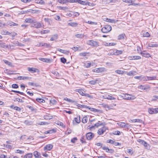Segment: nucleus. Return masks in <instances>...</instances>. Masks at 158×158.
<instances>
[{
  "label": "nucleus",
  "instance_id": "nucleus-1",
  "mask_svg": "<svg viewBox=\"0 0 158 158\" xmlns=\"http://www.w3.org/2000/svg\"><path fill=\"white\" fill-rule=\"evenodd\" d=\"M112 29V27L111 26L106 25L102 29V31L103 33H107Z\"/></svg>",
  "mask_w": 158,
  "mask_h": 158
},
{
  "label": "nucleus",
  "instance_id": "nucleus-2",
  "mask_svg": "<svg viewBox=\"0 0 158 158\" xmlns=\"http://www.w3.org/2000/svg\"><path fill=\"white\" fill-rule=\"evenodd\" d=\"M122 97L124 99L126 100H134L136 98L135 96L127 94H123Z\"/></svg>",
  "mask_w": 158,
  "mask_h": 158
},
{
  "label": "nucleus",
  "instance_id": "nucleus-3",
  "mask_svg": "<svg viewBox=\"0 0 158 158\" xmlns=\"http://www.w3.org/2000/svg\"><path fill=\"white\" fill-rule=\"evenodd\" d=\"M87 43L88 44L93 47H97L99 46L98 42L93 40H88L87 41Z\"/></svg>",
  "mask_w": 158,
  "mask_h": 158
},
{
  "label": "nucleus",
  "instance_id": "nucleus-4",
  "mask_svg": "<svg viewBox=\"0 0 158 158\" xmlns=\"http://www.w3.org/2000/svg\"><path fill=\"white\" fill-rule=\"evenodd\" d=\"M42 23L36 22L35 20H34V22L31 25L32 27L36 28H40L42 27Z\"/></svg>",
  "mask_w": 158,
  "mask_h": 158
},
{
  "label": "nucleus",
  "instance_id": "nucleus-5",
  "mask_svg": "<svg viewBox=\"0 0 158 158\" xmlns=\"http://www.w3.org/2000/svg\"><path fill=\"white\" fill-rule=\"evenodd\" d=\"M107 129V128L106 127H103L99 128L98 131V134L99 135H101L105 132Z\"/></svg>",
  "mask_w": 158,
  "mask_h": 158
},
{
  "label": "nucleus",
  "instance_id": "nucleus-6",
  "mask_svg": "<svg viewBox=\"0 0 158 158\" xmlns=\"http://www.w3.org/2000/svg\"><path fill=\"white\" fill-rule=\"evenodd\" d=\"M148 111L150 114H156L158 113V108H150L148 109Z\"/></svg>",
  "mask_w": 158,
  "mask_h": 158
},
{
  "label": "nucleus",
  "instance_id": "nucleus-7",
  "mask_svg": "<svg viewBox=\"0 0 158 158\" xmlns=\"http://www.w3.org/2000/svg\"><path fill=\"white\" fill-rule=\"evenodd\" d=\"M53 146L51 144H48L46 145L44 148V151H48L50 150L53 148Z\"/></svg>",
  "mask_w": 158,
  "mask_h": 158
},
{
  "label": "nucleus",
  "instance_id": "nucleus-8",
  "mask_svg": "<svg viewBox=\"0 0 158 158\" xmlns=\"http://www.w3.org/2000/svg\"><path fill=\"white\" fill-rule=\"evenodd\" d=\"M105 69L104 68H101L94 69L92 71L94 72L99 73L102 72L104 71Z\"/></svg>",
  "mask_w": 158,
  "mask_h": 158
},
{
  "label": "nucleus",
  "instance_id": "nucleus-9",
  "mask_svg": "<svg viewBox=\"0 0 158 158\" xmlns=\"http://www.w3.org/2000/svg\"><path fill=\"white\" fill-rule=\"evenodd\" d=\"M86 136L87 139L90 140L94 137V135L91 132H89L86 134Z\"/></svg>",
  "mask_w": 158,
  "mask_h": 158
},
{
  "label": "nucleus",
  "instance_id": "nucleus-10",
  "mask_svg": "<svg viewBox=\"0 0 158 158\" xmlns=\"http://www.w3.org/2000/svg\"><path fill=\"white\" fill-rule=\"evenodd\" d=\"M33 155L35 158H41V157L40 153L37 151L34 152Z\"/></svg>",
  "mask_w": 158,
  "mask_h": 158
},
{
  "label": "nucleus",
  "instance_id": "nucleus-11",
  "mask_svg": "<svg viewBox=\"0 0 158 158\" xmlns=\"http://www.w3.org/2000/svg\"><path fill=\"white\" fill-rule=\"evenodd\" d=\"M138 88L142 90H147L149 89L150 87L148 86L140 85L138 86Z\"/></svg>",
  "mask_w": 158,
  "mask_h": 158
},
{
  "label": "nucleus",
  "instance_id": "nucleus-12",
  "mask_svg": "<svg viewBox=\"0 0 158 158\" xmlns=\"http://www.w3.org/2000/svg\"><path fill=\"white\" fill-rule=\"evenodd\" d=\"M141 58V57L139 56H129L128 59L130 60H139Z\"/></svg>",
  "mask_w": 158,
  "mask_h": 158
},
{
  "label": "nucleus",
  "instance_id": "nucleus-13",
  "mask_svg": "<svg viewBox=\"0 0 158 158\" xmlns=\"http://www.w3.org/2000/svg\"><path fill=\"white\" fill-rule=\"evenodd\" d=\"M74 2H77L83 5H86V1H83L81 0H73Z\"/></svg>",
  "mask_w": 158,
  "mask_h": 158
},
{
  "label": "nucleus",
  "instance_id": "nucleus-14",
  "mask_svg": "<svg viewBox=\"0 0 158 158\" xmlns=\"http://www.w3.org/2000/svg\"><path fill=\"white\" fill-rule=\"evenodd\" d=\"M39 60H41L44 62L46 63H50L51 62V60L49 59L44 58H40Z\"/></svg>",
  "mask_w": 158,
  "mask_h": 158
},
{
  "label": "nucleus",
  "instance_id": "nucleus-15",
  "mask_svg": "<svg viewBox=\"0 0 158 158\" xmlns=\"http://www.w3.org/2000/svg\"><path fill=\"white\" fill-rule=\"evenodd\" d=\"M28 84L29 85L36 86V87H39L40 86L39 84L38 83L29 82L28 83Z\"/></svg>",
  "mask_w": 158,
  "mask_h": 158
},
{
  "label": "nucleus",
  "instance_id": "nucleus-16",
  "mask_svg": "<svg viewBox=\"0 0 158 158\" xmlns=\"http://www.w3.org/2000/svg\"><path fill=\"white\" fill-rule=\"evenodd\" d=\"M57 51L63 53L65 54H66L68 55L69 53V51H66L65 50H64L63 49H61L60 48H58Z\"/></svg>",
  "mask_w": 158,
  "mask_h": 158
},
{
  "label": "nucleus",
  "instance_id": "nucleus-17",
  "mask_svg": "<svg viewBox=\"0 0 158 158\" xmlns=\"http://www.w3.org/2000/svg\"><path fill=\"white\" fill-rule=\"evenodd\" d=\"M100 122H99L95 124L94 126L90 125L89 126V127L90 128H93L94 126H95L96 127H98L99 126L101 125L102 124V123H100Z\"/></svg>",
  "mask_w": 158,
  "mask_h": 158
},
{
  "label": "nucleus",
  "instance_id": "nucleus-18",
  "mask_svg": "<svg viewBox=\"0 0 158 158\" xmlns=\"http://www.w3.org/2000/svg\"><path fill=\"white\" fill-rule=\"evenodd\" d=\"M10 108L12 109L15 110L17 111H20L21 110V109L20 108L17 106H15L14 105H11L10 106Z\"/></svg>",
  "mask_w": 158,
  "mask_h": 158
},
{
  "label": "nucleus",
  "instance_id": "nucleus-19",
  "mask_svg": "<svg viewBox=\"0 0 158 158\" xmlns=\"http://www.w3.org/2000/svg\"><path fill=\"white\" fill-rule=\"evenodd\" d=\"M106 20L105 21L106 22L112 23H115L117 21V20L116 21L114 19H110L108 18H106Z\"/></svg>",
  "mask_w": 158,
  "mask_h": 158
},
{
  "label": "nucleus",
  "instance_id": "nucleus-20",
  "mask_svg": "<svg viewBox=\"0 0 158 158\" xmlns=\"http://www.w3.org/2000/svg\"><path fill=\"white\" fill-rule=\"evenodd\" d=\"M75 91L76 92H78L80 95L82 96H84L85 95V93H83L82 89H76L75 90Z\"/></svg>",
  "mask_w": 158,
  "mask_h": 158
},
{
  "label": "nucleus",
  "instance_id": "nucleus-21",
  "mask_svg": "<svg viewBox=\"0 0 158 158\" xmlns=\"http://www.w3.org/2000/svg\"><path fill=\"white\" fill-rule=\"evenodd\" d=\"M140 54L143 56L146 57H149L150 56V54L149 53L146 52H141L140 53Z\"/></svg>",
  "mask_w": 158,
  "mask_h": 158
},
{
  "label": "nucleus",
  "instance_id": "nucleus-22",
  "mask_svg": "<svg viewBox=\"0 0 158 158\" xmlns=\"http://www.w3.org/2000/svg\"><path fill=\"white\" fill-rule=\"evenodd\" d=\"M56 131V130L54 129H52L49 130L45 132V133L47 134H52L53 133H55Z\"/></svg>",
  "mask_w": 158,
  "mask_h": 158
},
{
  "label": "nucleus",
  "instance_id": "nucleus-23",
  "mask_svg": "<svg viewBox=\"0 0 158 158\" xmlns=\"http://www.w3.org/2000/svg\"><path fill=\"white\" fill-rule=\"evenodd\" d=\"M142 120L139 119H136L133 120H130L129 121L130 122L135 123V122H139L141 123L142 122Z\"/></svg>",
  "mask_w": 158,
  "mask_h": 158
},
{
  "label": "nucleus",
  "instance_id": "nucleus-24",
  "mask_svg": "<svg viewBox=\"0 0 158 158\" xmlns=\"http://www.w3.org/2000/svg\"><path fill=\"white\" fill-rule=\"evenodd\" d=\"M28 71L30 72H31L32 73H34L35 72H36L38 70L37 69L33 68H28Z\"/></svg>",
  "mask_w": 158,
  "mask_h": 158
},
{
  "label": "nucleus",
  "instance_id": "nucleus-25",
  "mask_svg": "<svg viewBox=\"0 0 158 158\" xmlns=\"http://www.w3.org/2000/svg\"><path fill=\"white\" fill-rule=\"evenodd\" d=\"M105 98L110 100H115V98H114V97L111 96L110 95H107L105 96Z\"/></svg>",
  "mask_w": 158,
  "mask_h": 158
},
{
  "label": "nucleus",
  "instance_id": "nucleus-26",
  "mask_svg": "<svg viewBox=\"0 0 158 158\" xmlns=\"http://www.w3.org/2000/svg\"><path fill=\"white\" fill-rule=\"evenodd\" d=\"M77 106L79 108H88V106L85 105H81V104H78L77 105Z\"/></svg>",
  "mask_w": 158,
  "mask_h": 158
},
{
  "label": "nucleus",
  "instance_id": "nucleus-27",
  "mask_svg": "<svg viewBox=\"0 0 158 158\" xmlns=\"http://www.w3.org/2000/svg\"><path fill=\"white\" fill-rule=\"evenodd\" d=\"M33 156V154L32 153H29L25 155L23 158H31Z\"/></svg>",
  "mask_w": 158,
  "mask_h": 158
},
{
  "label": "nucleus",
  "instance_id": "nucleus-28",
  "mask_svg": "<svg viewBox=\"0 0 158 158\" xmlns=\"http://www.w3.org/2000/svg\"><path fill=\"white\" fill-rule=\"evenodd\" d=\"M3 61H4L5 63L6 64L8 65L10 67L12 66V64L11 62L6 60H3Z\"/></svg>",
  "mask_w": 158,
  "mask_h": 158
},
{
  "label": "nucleus",
  "instance_id": "nucleus-29",
  "mask_svg": "<svg viewBox=\"0 0 158 158\" xmlns=\"http://www.w3.org/2000/svg\"><path fill=\"white\" fill-rule=\"evenodd\" d=\"M125 35L124 34H122L119 35L118 36V39L119 40L124 39Z\"/></svg>",
  "mask_w": 158,
  "mask_h": 158
},
{
  "label": "nucleus",
  "instance_id": "nucleus-30",
  "mask_svg": "<svg viewBox=\"0 0 158 158\" xmlns=\"http://www.w3.org/2000/svg\"><path fill=\"white\" fill-rule=\"evenodd\" d=\"M57 35L56 34L54 35L51 38L50 40L51 41L55 40H56L57 39Z\"/></svg>",
  "mask_w": 158,
  "mask_h": 158
},
{
  "label": "nucleus",
  "instance_id": "nucleus-31",
  "mask_svg": "<svg viewBox=\"0 0 158 158\" xmlns=\"http://www.w3.org/2000/svg\"><path fill=\"white\" fill-rule=\"evenodd\" d=\"M53 118L52 116H49L48 115H45L44 116V118L46 120H48L52 119Z\"/></svg>",
  "mask_w": 158,
  "mask_h": 158
},
{
  "label": "nucleus",
  "instance_id": "nucleus-32",
  "mask_svg": "<svg viewBox=\"0 0 158 158\" xmlns=\"http://www.w3.org/2000/svg\"><path fill=\"white\" fill-rule=\"evenodd\" d=\"M56 124L61 126L63 128H65V126L64 125L63 123L61 122L60 121H57Z\"/></svg>",
  "mask_w": 158,
  "mask_h": 158
},
{
  "label": "nucleus",
  "instance_id": "nucleus-33",
  "mask_svg": "<svg viewBox=\"0 0 158 158\" xmlns=\"http://www.w3.org/2000/svg\"><path fill=\"white\" fill-rule=\"evenodd\" d=\"M84 66L85 68H88L91 65L90 63H87L86 62L84 63Z\"/></svg>",
  "mask_w": 158,
  "mask_h": 158
},
{
  "label": "nucleus",
  "instance_id": "nucleus-34",
  "mask_svg": "<svg viewBox=\"0 0 158 158\" xmlns=\"http://www.w3.org/2000/svg\"><path fill=\"white\" fill-rule=\"evenodd\" d=\"M8 24L11 26H16L18 25V24L12 22L8 23Z\"/></svg>",
  "mask_w": 158,
  "mask_h": 158
},
{
  "label": "nucleus",
  "instance_id": "nucleus-35",
  "mask_svg": "<svg viewBox=\"0 0 158 158\" xmlns=\"http://www.w3.org/2000/svg\"><path fill=\"white\" fill-rule=\"evenodd\" d=\"M1 33L2 35H10L11 34V33L10 32H8V31H4V30L2 31Z\"/></svg>",
  "mask_w": 158,
  "mask_h": 158
},
{
  "label": "nucleus",
  "instance_id": "nucleus-36",
  "mask_svg": "<svg viewBox=\"0 0 158 158\" xmlns=\"http://www.w3.org/2000/svg\"><path fill=\"white\" fill-rule=\"evenodd\" d=\"M34 20H33L32 19H29V18L26 19H25V21L27 23H31V24H32V23H33V22H34Z\"/></svg>",
  "mask_w": 158,
  "mask_h": 158
},
{
  "label": "nucleus",
  "instance_id": "nucleus-37",
  "mask_svg": "<svg viewBox=\"0 0 158 158\" xmlns=\"http://www.w3.org/2000/svg\"><path fill=\"white\" fill-rule=\"evenodd\" d=\"M57 101H56L55 99L52 98L50 100V102L51 103L52 105H56L57 103Z\"/></svg>",
  "mask_w": 158,
  "mask_h": 158
},
{
  "label": "nucleus",
  "instance_id": "nucleus-38",
  "mask_svg": "<svg viewBox=\"0 0 158 158\" xmlns=\"http://www.w3.org/2000/svg\"><path fill=\"white\" fill-rule=\"evenodd\" d=\"M35 2L37 3L41 4H44V2L43 0H35Z\"/></svg>",
  "mask_w": 158,
  "mask_h": 158
},
{
  "label": "nucleus",
  "instance_id": "nucleus-39",
  "mask_svg": "<svg viewBox=\"0 0 158 158\" xmlns=\"http://www.w3.org/2000/svg\"><path fill=\"white\" fill-rule=\"evenodd\" d=\"M79 15V14L77 12L72 11V16L77 17Z\"/></svg>",
  "mask_w": 158,
  "mask_h": 158
},
{
  "label": "nucleus",
  "instance_id": "nucleus-40",
  "mask_svg": "<svg viewBox=\"0 0 158 158\" xmlns=\"http://www.w3.org/2000/svg\"><path fill=\"white\" fill-rule=\"evenodd\" d=\"M50 32V30H43L40 31L41 34H45L49 33Z\"/></svg>",
  "mask_w": 158,
  "mask_h": 158
},
{
  "label": "nucleus",
  "instance_id": "nucleus-41",
  "mask_svg": "<svg viewBox=\"0 0 158 158\" xmlns=\"http://www.w3.org/2000/svg\"><path fill=\"white\" fill-rule=\"evenodd\" d=\"M124 123H125L120 122L117 123V124L118 126H120L121 127L124 128Z\"/></svg>",
  "mask_w": 158,
  "mask_h": 158
},
{
  "label": "nucleus",
  "instance_id": "nucleus-42",
  "mask_svg": "<svg viewBox=\"0 0 158 158\" xmlns=\"http://www.w3.org/2000/svg\"><path fill=\"white\" fill-rule=\"evenodd\" d=\"M69 25L72 27H76L77 25V23L74 22L70 23H68Z\"/></svg>",
  "mask_w": 158,
  "mask_h": 158
},
{
  "label": "nucleus",
  "instance_id": "nucleus-43",
  "mask_svg": "<svg viewBox=\"0 0 158 158\" xmlns=\"http://www.w3.org/2000/svg\"><path fill=\"white\" fill-rule=\"evenodd\" d=\"M44 20L45 22H47L48 24L50 25V23L51 22V20L50 19L45 18L44 19Z\"/></svg>",
  "mask_w": 158,
  "mask_h": 158
},
{
  "label": "nucleus",
  "instance_id": "nucleus-44",
  "mask_svg": "<svg viewBox=\"0 0 158 158\" xmlns=\"http://www.w3.org/2000/svg\"><path fill=\"white\" fill-rule=\"evenodd\" d=\"M75 36L76 37L78 38H83L84 37V35L82 34H76Z\"/></svg>",
  "mask_w": 158,
  "mask_h": 158
},
{
  "label": "nucleus",
  "instance_id": "nucleus-45",
  "mask_svg": "<svg viewBox=\"0 0 158 158\" xmlns=\"http://www.w3.org/2000/svg\"><path fill=\"white\" fill-rule=\"evenodd\" d=\"M26 107L29 108L31 111H34L35 110V109L33 107L29 105H27L26 106Z\"/></svg>",
  "mask_w": 158,
  "mask_h": 158
},
{
  "label": "nucleus",
  "instance_id": "nucleus-46",
  "mask_svg": "<svg viewBox=\"0 0 158 158\" xmlns=\"http://www.w3.org/2000/svg\"><path fill=\"white\" fill-rule=\"evenodd\" d=\"M87 118L86 116L83 118L82 119V122L84 123H85L87 122Z\"/></svg>",
  "mask_w": 158,
  "mask_h": 158
},
{
  "label": "nucleus",
  "instance_id": "nucleus-47",
  "mask_svg": "<svg viewBox=\"0 0 158 158\" xmlns=\"http://www.w3.org/2000/svg\"><path fill=\"white\" fill-rule=\"evenodd\" d=\"M28 12H31V13H35V11L33 10L29 9V10L26 11L25 13H27Z\"/></svg>",
  "mask_w": 158,
  "mask_h": 158
},
{
  "label": "nucleus",
  "instance_id": "nucleus-48",
  "mask_svg": "<svg viewBox=\"0 0 158 158\" xmlns=\"http://www.w3.org/2000/svg\"><path fill=\"white\" fill-rule=\"evenodd\" d=\"M97 80H92L89 81V83L91 85H94L96 83Z\"/></svg>",
  "mask_w": 158,
  "mask_h": 158
},
{
  "label": "nucleus",
  "instance_id": "nucleus-49",
  "mask_svg": "<svg viewBox=\"0 0 158 158\" xmlns=\"http://www.w3.org/2000/svg\"><path fill=\"white\" fill-rule=\"evenodd\" d=\"M86 108L88 109L89 110H90L91 111H93L94 112H98V110L94 108H90L88 106V108Z\"/></svg>",
  "mask_w": 158,
  "mask_h": 158
},
{
  "label": "nucleus",
  "instance_id": "nucleus-50",
  "mask_svg": "<svg viewBox=\"0 0 158 158\" xmlns=\"http://www.w3.org/2000/svg\"><path fill=\"white\" fill-rule=\"evenodd\" d=\"M15 152L17 153H19L20 154H23L24 153V152L23 151L20 150H16Z\"/></svg>",
  "mask_w": 158,
  "mask_h": 158
},
{
  "label": "nucleus",
  "instance_id": "nucleus-51",
  "mask_svg": "<svg viewBox=\"0 0 158 158\" xmlns=\"http://www.w3.org/2000/svg\"><path fill=\"white\" fill-rule=\"evenodd\" d=\"M136 72L134 71H131L127 73V75L129 76H132Z\"/></svg>",
  "mask_w": 158,
  "mask_h": 158
},
{
  "label": "nucleus",
  "instance_id": "nucleus-52",
  "mask_svg": "<svg viewBox=\"0 0 158 158\" xmlns=\"http://www.w3.org/2000/svg\"><path fill=\"white\" fill-rule=\"evenodd\" d=\"M75 121L77 123H79L80 122V117L74 118Z\"/></svg>",
  "mask_w": 158,
  "mask_h": 158
},
{
  "label": "nucleus",
  "instance_id": "nucleus-53",
  "mask_svg": "<svg viewBox=\"0 0 158 158\" xmlns=\"http://www.w3.org/2000/svg\"><path fill=\"white\" fill-rule=\"evenodd\" d=\"M115 72L116 73L118 74H122L123 73V72L121 70H115Z\"/></svg>",
  "mask_w": 158,
  "mask_h": 158
},
{
  "label": "nucleus",
  "instance_id": "nucleus-54",
  "mask_svg": "<svg viewBox=\"0 0 158 158\" xmlns=\"http://www.w3.org/2000/svg\"><path fill=\"white\" fill-rule=\"evenodd\" d=\"M60 60L61 62L64 64L66 62V59L64 57L61 58Z\"/></svg>",
  "mask_w": 158,
  "mask_h": 158
},
{
  "label": "nucleus",
  "instance_id": "nucleus-55",
  "mask_svg": "<svg viewBox=\"0 0 158 158\" xmlns=\"http://www.w3.org/2000/svg\"><path fill=\"white\" fill-rule=\"evenodd\" d=\"M36 100L39 102H43V101H45L44 100L40 98H36Z\"/></svg>",
  "mask_w": 158,
  "mask_h": 158
},
{
  "label": "nucleus",
  "instance_id": "nucleus-56",
  "mask_svg": "<svg viewBox=\"0 0 158 158\" xmlns=\"http://www.w3.org/2000/svg\"><path fill=\"white\" fill-rule=\"evenodd\" d=\"M86 23H87L91 24H95V25L97 24V23H96L95 22H92L90 21H88L87 22H86Z\"/></svg>",
  "mask_w": 158,
  "mask_h": 158
},
{
  "label": "nucleus",
  "instance_id": "nucleus-57",
  "mask_svg": "<svg viewBox=\"0 0 158 158\" xmlns=\"http://www.w3.org/2000/svg\"><path fill=\"white\" fill-rule=\"evenodd\" d=\"M143 37H148L150 36V35L148 32H145L143 33Z\"/></svg>",
  "mask_w": 158,
  "mask_h": 158
},
{
  "label": "nucleus",
  "instance_id": "nucleus-58",
  "mask_svg": "<svg viewBox=\"0 0 158 158\" xmlns=\"http://www.w3.org/2000/svg\"><path fill=\"white\" fill-rule=\"evenodd\" d=\"M113 134L115 135H119L120 134V132L118 131H116L113 132Z\"/></svg>",
  "mask_w": 158,
  "mask_h": 158
},
{
  "label": "nucleus",
  "instance_id": "nucleus-59",
  "mask_svg": "<svg viewBox=\"0 0 158 158\" xmlns=\"http://www.w3.org/2000/svg\"><path fill=\"white\" fill-rule=\"evenodd\" d=\"M59 8L60 10H65L68 9V7H67L59 6Z\"/></svg>",
  "mask_w": 158,
  "mask_h": 158
},
{
  "label": "nucleus",
  "instance_id": "nucleus-60",
  "mask_svg": "<svg viewBox=\"0 0 158 158\" xmlns=\"http://www.w3.org/2000/svg\"><path fill=\"white\" fill-rule=\"evenodd\" d=\"M44 46L46 48H49L51 47V45L49 44L44 43Z\"/></svg>",
  "mask_w": 158,
  "mask_h": 158
},
{
  "label": "nucleus",
  "instance_id": "nucleus-61",
  "mask_svg": "<svg viewBox=\"0 0 158 158\" xmlns=\"http://www.w3.org/2000/svg\"><path fill=\"white\" fill-rule=\"evenodd\" d=\"M14 101L15 102L17 101L18 102H23V100L22 99L19 98H15V100H14Z\"/></svg>",
  "mask_w": 158,
  "mask_h": 158
},
{
  "label": "nucleus",
  "instance_id": "nucleus-62",
  "mask_svg": "<svg viewBox=\"0 0 158 158\" xmlns=\"http://www.w3.org/2000/svg\"><path fill=\"white\" fill-rule=\"evenodd\" d=\"M124 126V128L128 129L130 127V126L128 123H125Z\"/></svg>",
  "mask_w": 158,
  "mask_h": 158
},
{
  "label": "nucleus",
  "instance_id": "nucleus-63",
  "mask_svg": "<svg viewBox=\"0 0 158 158\" xmlns=\"http://www.w3.org/2000/svg\"><path fill=\"white\" fill-rule=\"evenodd\" d=\"M132 150L130 149H127V152L131 155H132L133 153V152H132Z\"/></svg>",
  "mask_w": 158,
  "mask_h": 158
},
{
  "label": "nucleus",
  "instance_id": "nucleus-64",
  "mask_svg": "<svg viewBox=\"0 0 158 158\" xmlns=\"http://www.w3.org/2000/svg\"><path fill=\"white\" fill-rule=\"evenodd\" d=\"M77 140V137H74L71 139V142L73 143H75V141Z\"/></svg>",
  "mask_w": 158,
  "mask_h": 158
}]
</instances>
